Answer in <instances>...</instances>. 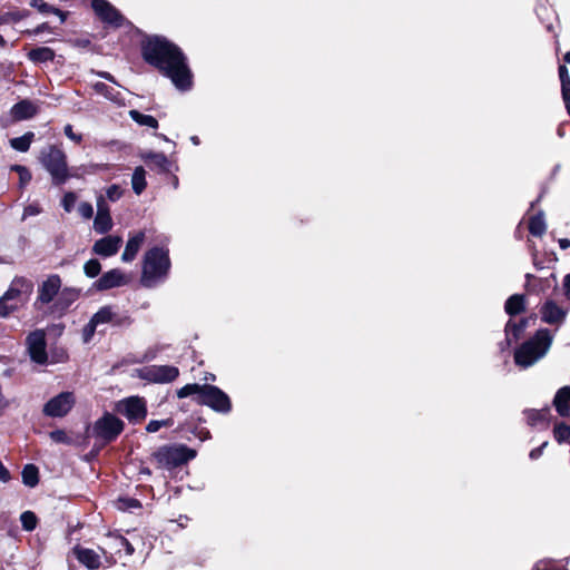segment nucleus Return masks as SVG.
<instances>
[{"instance_id": "nucleus-2", "label": "nucleus", "mask_w": 570, "mask_h": 570, "mask_svg": "<svg viewBox=\"0 0 570 570\" xmlns=\"http://www.w3.org/2000/svg\"><path fill=\"white\" fill-rule=\"evenodd\" d=\"M177 396L179 399L193 396V401L198 405L208 406L222 414H228L233 409L230 397L222 389L212 384H186L177 390Z\"/></svg>"}, {"instance_id": "nucleus-40", "label": "nucleus", "mask_w": 570, "mask_h": 570, "mask_svg": "<svg viewBox=\"0 0 570 570\" xmlns=\"http://www.w3.org/2000/svg\"><path fill=\"white\" fill-rule=\"evenodd\" d=\"M101 272V264L97 258L87 261L83 265V273L89 278L97 277Z\"/></svg>"}, {"instance_id": "nucleus-47", "label": "nucleus", "mask_w": 570, "mask_h": 570, "mask_svg": "<svg viewBox=\"0 0 570 570\" xmlns=\"http://www.w3.org/2000/svg\"><path fill=\"white\" fill-rule=\"evenodd\" d=\"M97 330L96 323L90 318L89 322L82 328V340L85 343H89L95 335Z\"/></svg>"}, {"instance_id": "nucleus-33", "label": "nucleus", "mask_w": 570, "mask_h": 570, "mask_svg": "<svg viewBox=\"0 0 570 570\" xmlns=\"http://www.w3.org/2000/svg\"><path fill=\"white\" fill-rule=\"evenodd\" d=\"M31 14V12L28 9H17L13 11H8L0 14V26L7 24L10 22H19L26 18H28Z\"/></svg>"}, {"instance_id": "nucleus-21", "label": "nucleus", "mask_w": 570, "mask_h": 570, "mask_svg": "<svg viewBox=\"0 0 570 570\" xmlns=\"http://www.w3.org/2000/svg\"><path fill=\"white\" fill-rule=\"evenodd\" d=\"M141 159L150 169H158L161 174L170 173L171 164L164 153L148 151L141 155Z\"/></svg>"}, {"instance_id": "nucleus-41", "label": "nucleus", "mask_w": 570, "mask_h": 570, "mask_svg": "<svg viewBox=\"0 0 570 570\" xmlns=\"http://www.w3.org/2000/svg\"><path fill=\"white\" fill-rule=\"evenodd\" d=\"M12 286H14L17 289H19L20 294L30 295L33 289V284L30 279L26 277H16L12 283Z\"/></svg>"}, {"instance_id": "nucleus-1", "label": "nucleus", "mask_w": 570, "mask_h": 570, "mask_svg": "<svg viewBox=\"0 0 570 570\" xmlns=\"http://www.w3.org/2000/svg\"><path fill=\"white\" fill-rule=\"evenodd\" d=\"M140 56L150 67L170 79L180 91L194 86V75L181 48L161 35L142 33L139 42Z\"/></svg>"}, {"instance_id": "nucleus-15", "label": "nucleus", "mask_w": 570, "mask_h": 570, "mask_svg": "<svg viewBox=\"0 0 570 570\" xmlns=\"http://www.w3.org/2000/svg\"><path fill=\"white\" fill-rule=\"evenodd\" d=\"M61 288V278L58 274H51L38 286L36 303L49 304L55 302Z\"/></svg>"}, {"instance_id": "nucleus-42", "label": "nucleus", "mask_w": 570, "mask_h": 570, "mask_svg": "<svg viewBox=\"0 0 570 570\" xmlns=\"http://www.w3.org/2000/svg\"><path fill=\"white\" fill-rule=\"evenodd\" d=\"M174 424L173 417H168L165 420H151L146 425V431L148 433H155L159 431L161 428H170Z\"/></svg>"}, {"instance_id": "nucleus-44", "label": "nucleus", "mask_w": 570, "mask_h": 570, "mask_svg": "<svg viewBox=\"0 0 570 570\" xmlns=\"http://www.w3.org/2000/svg\"><path fill=\"white\" fill-rule=\"evenodd\" d=\"M134 323V320L128 314H116L114 312V320L111 325L116 327H129Z\"/></svg>"}, {"instance_id": "nucleus-30", "label": "nucleus", "mask_w": 570, "mask_h": 570, "mask_svg": "<svg viewBox=\"0 0 570 570\" xmlns=\"http://www.w3.org/2000/svg\"><path fill=\"white\" fill-rule=\"evenodd\" d=\"M21 478H22V483L26 487H29V488L37 487L40 481V474H39L38 466L33 463L26 464L21 471Z\"/></svg>"}, {"instance_id": "nucleus-6", "label": "nucleus", "mask_w": 570, "mask_h": 570, "mask_svg": "<svg viewBox=\"0 0 570 570\" xmlns=\"http://www.w3.org/2000/svg\"><path fill=\"white\" fill-rule=\"evenodd\" d=\"M125 430V422L110 412H105L92 425L95 446L100 450L115 442Z\"/></svg>"}, {"instance_id": "nucleus-11", "label": "nucleus", "mask_w": 570, "mask_h": 570, "mask_svg": "<svg viewBox=\"0 0 570 570\" xmlns=\"http://www.w3.org/2000/svg\"><path fill=\"white\" fill-rule=\"evenodd\" d=\"M76 402L72 392H61L50 399L43 406V414L50 417H62L73 407Z\"/></svg>"}, {"instance_id": "nucleus-20", "label": "nucleus", "mask_w": 570, "mask_h": 570, "mask_svg": "<svg viewBox=\"0 0 570 570\" xmlns=\"http://www.w3.org/2000/svg\"><path fill=\"white\" fill-rule=\"evenodd\" d=\"M39 112V107L29 99H22L14 104L10 109L13 121L31 119Z\"/></svg>"}, {"instance_id": "nucleus-27", "label": "nucleus", "mask_w": 570, "mask_h": 570, "mask_svg": "<svg viewBox=\"0 0 570 570\" xmlns=\"http://www.w3.org/2000/svg\"><path fill=\"white\" fill-rule=\"evenodd\" d=\"M56 52L50 47H35L27 52V58L35 65L47 63L55 60Z\"/></svg>"}, {"instance_id": "nucleus-45", "label": "nucleus", "mask_w": 570, "mask_h": 570, "mask_svg": "<svg viewBox=\"0 0 570 570\" xmlns=\"http://www.w3.org/2000/svg\"><path fill=\"white\" fill-rule=\"evenodd\" d=\"M30 6L43 14H49L51 11H55V7L47 3L45 0H31Z\"/></svg>"}, {"instance_id": "nucleus-54", "label": "nucleus", "mask_w": 570, "mask_h": 570, "mask_svg": "<svg viewBox=\"0 0 570 570\" xmlns=\"http://www.w3.org/2000/svg\"><path fill=\"white\" fill-rule=\"evenodd\" d=\"M78 212L86 219H90L94 216L92 205L87 202H83L79 205Z\"/></svg>"}, {"instance_id": "nucleus-63", "label": "nucleus", "mask_w": 570, "mask_h": 570, "mask_svg": "<svg viewBox=\"0 0 570 570\" xmlns=\"http://www.w3.org/2000/svg\"><path fill=\"white\" fill-rule=\"evenodd\" d=\"M51 13L58 16L61 23H63L67 20L68 16H69L68 11H62L59 8H56V7H55V11H51Z\"/></svg>"}, {"instance_id": "nucleus-34", "label": "nucleus", "mask_w": 570, "mask_h": 570, "mask_svg": "<svg viewBox=\"0 0 570 570\" xmlns=\"http://www.w3.org/2000/svg\"><path fill=\"white\" fill-rule=\"evenodd\" d=\"M129 116L140 126H147L155 129L158 127V120L150 115H145L136 109H132L129 111Z\"/></svg>"}, {"instance_id": "nucleus-60", "label": "nucleus", "mask_w": 570, "mask_h": 570, "mask_svg": "<svg viewBox=\"0 0 570 570\" xmlns=\"http://www.w3.org/2000/svg\"><path fill=\"white\" fill-rule=\"evenodd\" d=\"M96 75H97L98 77H100V78H102V79H105V80L109 81V82H112V83H115V85L119 86V83H118V81L116 80L115 76H114V75H111V73H110V72H108V71H97V72H96Z\"/></svg>"}, {"instance_id": "nucleus-8", "label": "nucleus", "mask_w": 570, "mask_h": 570, "mask_svg": "<svg viewBox=\"0 0 570 570\" xmlns=\"http://www.w3.org/2000/svg\"><path fill=\"white\" fill-rule=\"evenodd\" d=\"M90 7L96 18L106 27L120 29L126 26H132L121 12L108 0H89Z\"/></svg>"}, {"instance_id": "nucleus-48", "label": "nucleus", "mask_w": 570, "mask_h": 570, "mask_svg": "<svg viewBox=\"0 0 570 570\" xmlns=\"http://www.w3.org/2000/svg\"><path fill=\"white\" fill-rule=\"evenodd\" d=\"M50 438L56 443H63V444H69L70 443V439L67 435L66 431H63V430L57 429V430L51 431L50 432Z\"/></svg>"}, {"instance_id": "nucleus-10", "label": "nucleus", "mask_w": 570, "mask_h": 570, "mask_svg": "<svg viewBox=\"0 0 570 570\" xmlns=\"http://www.w3.org/2000/svg\"><path fill=\"white\" fill-rule=\"evenodd\" d=\"M115 411L124 415L130 423L136 424L144 421L147 416V404L144 397L129 396L119 401Z\"/></svg>"}, {"instance_id": "nucleus-35", "label": "nucleus", "mask_w": 570, "mask_h": 570, "mask_svg": "<svg viewBox=\"0 0 570 570\" xmlns=\"http://www.w3.org/2000/svg\"><path fill=\"white\" fill-rule=\"evenodd\" d=\"M91 320L94 321V323H96L97 326L100 325V324H106V323H110L111 324V321L114 320L112 306L105 305V306L100 307L91 316Z\"/></svg>"}, {"instance_id": "nucleus-57", "label": "nucleus", "mask_w": 570, "mask_h": 570, "mask_svg": "<svg viewBox=\"0 0 570 570\" xmlns=\"http://www.w3.org/2000/svg\"><path fill=\"white\" fill-rule=\"evenodd\" d=\"M561 96L564 102L566 110L570 117V86L561 87Z\"/></svg>"}, {"instance_id": "nucleus-58", "label": "nucleus", "mask_w": 570, "mask_h": 570, "mask_svg": "<svg viewBox=\"0 0 570 570\" xmlns=\"http://www.w3.org/2000/svg\"><path fill=\"white\" fill-rule=\"evenodd\" d=\"M547 445H548V441L543 442L540 446L532 449V450L530 451V453H529V458H530L531 460H537V459H539V458L542 455L543 450H544V448H546Z\"/></svg>"}, {"instance_id": "nucleus-7", "label": "nucleus", "mask_w": 570, "mask_h": 570, "mask_svg": "<svg viewBox=\"0 0 570 570\" xmlns=\"http://www.w3.org/2000/svg\"><path fill=\"white\" fill-rule=\"evenodd\" d=\"M40 161L51 175L53 185H63L69 179L67 156L56 145H49L40 151Z\"/></svg>"}, {"instance_id": "nucleus-4", "label": "nucleus", "mask_w": 570, "mask_h": 570, "mask_svg": "<svg viewBox=\"0 0 570 570\" xmlns=\"http://www.w3.org/2000/svg\"><path fill=\"white\" fill-rule=\"evenodd\" d=\"M171 262L169 250L154 246L144 255L140 283L144 287H151L157 279L167 277Z\"/></svg>"}, {"instance_id": "nucleus-36", "label": "nucleus", "mask_w": 570, "mask_h": 570, "mask_svg": "<svg viewBox=\"0 0 570 570\" xmlns=\"http://www.w3.org/2000/svg\"><path fill=\"white\" fill-rule=\"evenodd\" d=\"M553 438L559 443L570 442V425L564 422H557L553 426Z\"/></svg>"}, {"instance_id": "nucleus-26", "label": "nucleus", "mask_w": 570, "mask_h": 570, "mask_svg": "<svg viewBox=\"0 0 570 570\" xmlns=\"http://www.w3.org/2000/svg\"><path fill=\"white\" fill-rule=\"evenodd\" d=\"M73 551L77 560L89 570H98L100 568V557L92 549L77 547Z\"/></svg>"}, {"instance_id": "nucleus-43", "label": "nucleus", "mask_w": 570, "mask_h": 570, "mask_svg": "<svg viewBox=\"0 0 570 570\" xmlns=\"http://www.w3.org/2000/svg\"><path fill=\"white\" fill-rule=\"evenodd\" d=\"M118 508L120 510L127 511V510H132V509H141L142 504L136 498L125 497V498L118 499Z\"/></svg>"}, {"instance_id": "nucleus-32", "label": "nucleus", "mask_w": 570, "mask_h": 570, "mask_svg": "<svg viewBox=\"0 0 570 570\" xmlns=\"http://www.w3.org/2000/svg\"><path fill=\"white\" fill-rule=\"evenodd\" d=\"M131 187L135 194L140 195L147 187L146 170L142 166L135 168L131 177Z\"/></svg>"}, {"instance_id": "nucleus-16", "label": "nucleus", "mask_w": 570, "mask_h": 570, "mask_svg": "<svg viewBox=\"0 0 570 570\" xmlns=\"http://www.w3.org/2000/svg\"><path fill=\"white\" fill-rule=\"evenodd\" d=\"M80 291L73 287L60 288L59 294L51 305V313L63 315L70 306L79 298Z\"/></svg>"}, {"instance_id": "nucleus-3", "label": "nucleus", "mask_w": 570, "mask_h": 570, "mask_svg": "<svg viewBox=\"0 0 570 570\" xmlns=\"http://www.w3.org/2000/svg\"><path fill=\"white\" fill-rule=\"evenodd\" d=\"M552 344V336L548 328H540L535 334L523 342L514 351V363L523 368L532 366L542 358Z\"/></svg>"}, {"instance_id": "nucleus-19", "label": "nucleus", "mask_w": 570, "mask_h": 570, "mask_svg": "<svg viewBox=\"0 0 570 570\" xmlns=\"http://www.w3.org/2000/svg\"><path fill=\"white\" fill-rule=\"evenodd\" d=\"M523 415L525 416L527 424L531 428L541 426L542 429H548L550 421L552 419L551 410L549 406H544L543 409H524Z\"/></svg>"}, {"instance_id": "nucleus-46", "label": "nucleus", "mask_w": 570, "mask_h": 570, "mask_svg": "<svg viewBox=\"0 0 570 570\" xmlns=\"http://www.w3.org/2000/svg\"><path fill=\"white\" fill-rule=\"evenodd\" d=\"M76 200V194L73 191H67L61 199V205L67 213H70L75 206Z\"/></svg>"}, {"instance_id": "nucleus-56", "label": "nucleus", "mask_w": 570, "mask_h": 570, "mask_svg": "<svg viewBox=\"0 0 570 570\" xmlns=\"http://www.w3.org/2000/svg\"><path fill=\"white\" fill-rule=\"evenodd\" d=\"M97 214L110 215L109 206L102 196L97 199Z\"/></svg>"}, {"instance_id": "nucleus-37", "label": "nucleus", "mask_w": 570, "mask_h": 570, "mask_svg": "<svg viewBox=\"0 0 570 570\" xmlns=\"http://www.w3.org/2000/svg\"><path fill=\"white\" fill-rule=\"evenodd\" d=\"M94 228L98 234H106L112 228L110 215L97 214L94 220Z\"/></svg>"}, {"instance_id": "nucleus-62", "label": "nucleus", "mask_w": 570, "mask_h": 570, "mask_svg": "<svg viewBox=\"0 0 570 570\" xmlns=\"http://www.w3.org/2000/svg\"><path fill=\"white\" fill-rule=\"evenodd\" d=\"M564 296L570 299V273L563 278Z\"/></svg>"}, {"instance_id": "nucleus-39", "label": "nucleus", "mask_w": 570, "mask_h": 570, "mask_svg": "<svg viewBox=\"0 0 570 570\" xmlns=\"http://www.w3.org/2000/svg\"><path fill=\"white\" fill-rule=\"evenodd\" d=\"M22 529L26 531H33L38 525V517L32 511H24L20 515Z\"/></svg>"}, {"instance_id": "nucleus-17", "label": "nucleus", "mask_w": 570, "mask_h": 570, "mask_svg": "<svg viewBox=\"0 0 570 570\" xmlns=\"http://www.w3.org/2000/svg\"><path fill=\"white\" fill-rule=\"evenodd\" d=\"M568 311L553 299H547L540 308L541 321L550 325H560L566 320Z\"/></svg>"}, {"instance_id": "nucleus-13", "label": "nucleus", "mask_w": 570, "mask_h": 570, "mask_svg": "<svg viewBox=\"0 0 570 570\" xmlns=\"http://www.w3.org/2000/svg\"><path fill=\"white\" fill-rule=\"evenodd\" d=\"M557 287V278L554 274L549 277H537L533 274H525L524 289L527 294L547 295L551 289Z\"/></svg>"}, {"instance_id": "nucleus-55", "label": "nucleus", "mask_w": 570, "mask_h": 570, "mask_svg": "<svg viewBox=\"0 0 570 570\" xmlns=\"http://www.w3.org/2000/svg\"><path fill=\"white\" fill-rule=\"evenodd\" d=\"M9 299H4L3 296L0 298V316L1 317H6L8 316L10 313H12L13 311L17 309V306L14 305H9L7 302Z\"/></svg>"}, {"instance_id": "nucleus-49", "label": "nucleus", "mask_w": 570, "mask_h": 570, "mask_svg": "<svg viewBox=\"0 0 570 570\" xmlns=\"http://www.w3.org/2000/svg\"><path fill=\"white\" fill-rule=\"evenodd\" d=\"M52 32V28L50 27V24L48 22H42L40 24H38L36 28L33 29H28L26 31H23V35H28V36H38L42 32Z\"/></svg>"}, {"instance_id": "nucleus-52", "label": "nucleus", "mask_w": 570, "mask_h": 570, "mask_svg": "<svg viewBox=\"0 0 570 570\" xmlns=\"http://www.w3.org/2000/svg\"><path fill=\"white\" fill-rule=\"evenodd\" d=\"M106 195L109 200L117 202L121 197L122 190L120 189V187L118 185L114 184L107 188Z\"/></svg>"}, {"instance_id": "nucleus-53", "label": "nucleus", "mask_w": 570, "mask_h": 570, "mask_svg": "<svg viewBox=\"0 0 570 570\" xmlns=\"http://www.w3.org/2000/svg\"><path fill=\"white\" fill-rule=\"evenodd\" d=\"M558 73H559L561 87L570 86V76H569V71H568V68L566 67V65H559Z\"/></svg>"}, {"instance_id": "nucleus-18", "label": "nucleus", "mask_w": 570, "mask_h": 570, "mask_svg": "<svg viewBox=\"0 0 570 570\" xmlns=\"http://www.w3.org/2000/svg\"><path fill=\"white\" fill-rule=\"evenodd\" d=\"M122 244L120 236L108 235L95 242L92 253L101 257L116 255Z\"/></svg>"}, {"instance_id": "nucleus-24", "label": "nucleus", "mask_w": 570, "mask_h": 570, "mask_svg": "<svg viewBox=\"0 0 570 570\" xmlns=\"http://www.w3.org/2000/svg\"><path fill=\"white\" fill-rule=\"evenodd\" d=\"M145 238L146 234L144 230H139L135 235L130 236L121 255V259L126 263L132 262L144 244Z\"/></svg>"}, {"instance_id": "nucleus-28", "label": "nucleus", "mask_w": 570, "mask_h": 570, "mask_svg": "<svg viewBox=\"0 0 570 570\" xmlns=\"http://www.w3.org/2000/svg\"><path fill=\"white\" fill-rule=\"evenodd\" d=\"M528 229L534 237H542L546 234L547 225L544 222V213L542 210H539L529 218Z\"/></svg>"}, {"instance_id": "nucleus-50", "label": "nucleus", "mask_w": 570, "mask_h": 570, "mask_svg": "<svg viewBox=\"0 0 570 570\" xmlns=\"http://www.w3.org/2000/svg\"><path fill=\"white\" fill-rule=\"evenodd\" d=\"M63 132H65V135H66L70 140H72L75 144L80 145V144L82 142V135H81V134H76V132L73 131V127H72V125L67 124V125L63 127Z\"/></svg>"}, {"instance_id": "nucleus-12", "label": "nucleus", "mask_w": 570, "mask_h": 570, "mask_svg": "<svg viewBox=\"0 0 570 570\" xmlns=\"http://www.w3.org/2000/svg\"><path fill=\"white\" fill-rule=\"evenodd\" d=\"M30 360L45 365L48 362L46 334L42 330L31 332L26 338Z\"/></svg>"}, {"instance_id": "nucleus-14", "label": "nucleus", "mask_w": 570, "mask_h": 570, "mask_svg": "<svg viewBox=\"0 0 570 570\" xmlns=\"http://www.w3.org/2000/svg\"><path fill=\"white\" fill-rule=\"evenodd\" d=\"M130 282V278L120 269L112 268L104 273L95 283L94 287L99 291H108L115 287L125 286Z\"/></svg>"}, {"instance_id": "nucleus-9", "label": "nucleus", "mask_w": 570, "mask_h": 570, "mask_svg": "<svg viewBox=\"0 0 570 570\" xmlns=\"http://www.w3.org/2000/svg\"><path fill=\"white\" fill-rule=\"evenodd\" d=\"M137 376L150 383H171L179 376V368L174 365H148L138 368Z\"/></svg>"}, {"instance_id": "nucleus-59", "label": "nucleus", "mask_w": 570, "mask_h": 570, "mask_svg": "<svg viewBox=\"0 0 570 570\" xmlns=\"http://www.w3.org/2000/svg\"><path fill=\"white\" fill-rule=\"evenodd\" d=\"M4 299H14L21 296L19 289H17L14 286L10 285L8 291L2 295Z\"/></svg>"}, {"instance_id": "nucleus-23", "label": "nucleus", "mask_w": 570, "mask_h": 570, "mask_svg": "<svg viewBox=\"0 0 570 570\" xmlns=\"http://www.w3.org/2000/svg\"><path fill=\"white\" fill-rule=\"evenodd\" d=\"M552 404L561 417L570 416V385L562 386L557 391Z\"/></svg>"}, {"instance_id": "nucleus-25", "label": "nucleus", "mask_w": 570, "mask_h": 570, "mask_svg": "<svg viewBox=\"0 0 570 570\" xmlns=\"http://www.w3.org/2000/svg\"><path fill=\"white\" fill-rule=\"evenodd\" d=\"M527 295L513 294L509 296L504 303V312L512 318L527 311Z\"/></svg>"}, {"instance_id": "nucleus-64", "label": "nucleus", "mask_w": 570, "mask_h": 570, "mask_svg": "<svg viewBox=\"0 0 570 570\" xmlns=\"http://www.w3.org/2000/svg\"><path fill=\"white\" fill-rule=\"evenodd\" d=\"M121 543H122V547L125 548L126 550V553L131 556L134 552H135V548L132 547V544L128 541V539L126 538H121Z\"/></svg>"}, {"instance_id": "nucleus-38", "label": "nucleus", "mask_w": 570, "mask_h": 570, "mask_svg": "<svg viewBox=\"0 0 570 570\" xmlns=\"http://www.w3.org/2000/svg\"><path fill=\"white\" fill-rule=\"evenodd\" d=\"M11 171H14L19 175V187L24 188L32 179L31 171L23 165H12L10 167Z\"/></svg>"}, {"instance_id": "nucleus-5", "label": "nucleus", "mask_w": 570, "mask_h": 570, "mask_svg": "<svg viewBox=\"0 0 570 570\" xmlns=\"http://www.w3.org/2000/svg\"><path fill=\"white\" fill-rule=\"evenodd\" d=\"M197 456V451L186 444H165L151 453L157 468L174 470L187 464Z\"/></svg>"}, {"instance_id": "nucleus-29", "label": "nucleus", "mask_w": 570, "mask_h": 570, "mask_svg": "<svg viewBox=\"0 0 570 570\" xmlns=\"http://www.w3.org/2000/svg\"><path fill=\"white\" fill-rule=\"evenodd\" d=\"M92 89L96 94L104 96L106 99L112 102L120 104L124 100L120 91L106 85L105 82L98 81L94 83Z\"/></svg>"}, {"instance_id": "nucleus-31", "label": "nucleus", "mask_w": 570, "mask_h": 570, "mask_svg": "<svg viewBox=\"0 0 570 570\" xmlns=\"http://www.w3.org/2000/svg\"><path fill=\"white\" fill-rule=\"evenodd\" d=\"M35 140V132L27 131L20 137L11 138L10 146L20 153H27L30 149L32 141Z\"/></svg>"}, {"instance_id": "nucleus-51", "label": "nucleus", "mask_w": 570, "mask_h": 570, "mask_svg": "<svg viewBox=\"0 0 570 570\" xmlns=\"http://www.w3.org/2000/svg\"><path fill=\"white\" fill-rule=\"evenodd\" d=\"M189 431L200 441H206L212 438V434L207 428L194 426Z\"/></svg>"}, {"instance_id": "nucleus-22", "label": "nucleus", "mask_w": 570, "mask_h": 570, "mask_svg": "<svg viewBox=\"0 0 570 570\" xmlns=\"http://www.w3.org/2000/svg\"><path fill=\"white\" fill-rule=\"evenodd\" d=\"M528 326V320L525 318L521 317L518 322L510 318L504 326L507 345L510 346L513 342L519 341Z\"/></svg>"}, {"instance_id": "nucleus-61", "label": "nucleus", "mask_w": 570, "mask_h": 570, "mask_svg": "<svg viewBox=\"0 0 570 570\" xmlns=\"http://www.w3.org/2000/svg\"><path fill=\"white\" fill-rule=\"evenodd\" d=\"M532 261H533V265L538 268V269H541L544 267V262L539 259L538 257V250L534 248L533 252H532Z\"/></svg>"}]
</instances>
